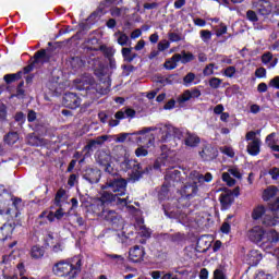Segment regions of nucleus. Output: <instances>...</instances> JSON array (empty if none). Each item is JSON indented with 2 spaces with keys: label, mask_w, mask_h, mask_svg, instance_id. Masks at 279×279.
I'll use <instances>...</instances> for the list:
<instances>
[{
  "label": "nucleus",
  "mask_w": 279,
  "mask_h": 279,
  "mask_svg": "<svg viewBox=\"0 0 279 279\" xmlns=\"http://www.w3.org/2000/svg\"><path fill=\"white\" fill-rule=\"evenodd\" d=\"M215 32H216V36L219 38L220 36H223V34L228 32V26H226L225 24H220L215 28Z\"/></svg>",
  "instance_id": "obj_45"
},
{
  "label": "nucleus",
  "mask_w": 279,
  "mask_h": 279,
  "mask_svg": "<svg viewBox=\"0 0 279 279\" xmlns=\"http://www.w3.org/2000/svg\"><path fill=\"white\" fill-rule=\"evenodd\" d=\"M1 232L3 234V236H5V239H8V236H11L12 234V225L10 223H4L2 227H1Z\"/></svg>",
  "instance_id": "obj_39"
},
{
  "label": "nucleus",
  "mask_w": 279,
  "mask_h": 279,
  "mask_svg": "<svg viewBox=\"0 0 279 279\" xmlns=\"http://www.w3.org/2000/svg\"><path fill=\"white\" fill-rule=\"evenodd\" d=\"M118 197H119V195L113 194L110 191L104 190L100 193V197L98 198V202H100L102 204V206L106 204H114V202H117Z\"/></svg>",
  "instance_id": "obj_20"
},
{
  "label": "nucleus",
  "mask_w": 279,
  "mask_h": 279,
  "mask_svg": "<svg viewBox=\"0 0 279 279\" xmlns=\"http://www.w3.org/2000/svg\"><path fill=\"white\" fill-rule=\"evenodd\" d=\"M84 180L89 182V184H97L101 180V170L97 168H87L83 174Z\"/></svg>",
  "instance_id": "obj_11"
},
{
  "label": "nucleus",
  "mask_w": 279,
  "mask_h": 279,
  "mask_svg": "<svg viewBox=\"0 0 279 279\" xmlns=\"http://www.w3.org/2000/svg\"><path fill=\"white\" fill-rule=\"evenodd\" d=\"M263 236H265V230H263L262 227L257 226L248 231V239L253 243H260Z\"/></svg>",
  "instance_id": "obj_18"
},
{
  "label": "nucleus",
  "mask_w": 279,
  "mask_h": 279,
  "mask_svg": "<svg viewBox=\"0 0 279 279\" xmlns=\"http://www.w3.org/2000/svg\"><path fill=\"white\" fill-rule=\"evenodd\" d=\"M147 154H149V151L143 146H140L137 149H135V156H137V158L145 157Z\"/></svg>",
  "instance_id": "obj_48"
},
{
  "label": "nucleus",
  "mask_w": 279,
  "mask_h": 279,
  "mask_svg": "<svg viewBox=\"0 0 279 279\" xmlns=\"http://www.w3.org/2000/svg\"><path fill=\"white\" fill-rule=\"evenodd\" d=\"M222 83H223V81L219 77H211L209 80V86H210V88H214V89L219 88V86H221Z\"/></svg>",
  "instance_id": "obj_41"
},
{
  "label": "nucleus",
  "mask_w": 279,
  "mask_h": 279,
  "mask_svg": "<svg viewBox=\"0 0 279 279\" xmlns=\"http://www.w3.org/2000/svg\"><path fill=\"white\" fill-rule=\"evenodd\" d=\"M113 151H114L116 160L118 162H121V160L122 161L125 160L130 156V154L128 153V149H125V147L123 146H116Z\"/></svg>",
  "instance_id": "obj_25"
},
{
  "label": "nucleus",
  "mask_w": 279,
  "mask_h": 279,
  "mask_svg": "<svg viewBox=\"0 0 279 279\" xmlns=\"http://www.w3.org/2000/svg\"><path fill=\"white\" fill-rule=\"evenodd\" d=\"M220 150L226 156H229V158H234V149H232V147L225 146V147L220 148Z\"/></svg>",
  "instance_id": "obj_50"
},
{
  "label": "nucleus",
  "mask_w": 279,
  "mask_h": 279,
  "mask_svg": "<svg viewBox=\"0 0 279 279\" xmlns=\"http://www.w3.org/2000/svg\"><path fill=\"white\" fill-rule=\"evenodd\" d=\"M108 177L105 184L101 185V191H111L119 197H123L125 193H128V180L123 179L117 170H112V172H107Z\"/></svg>",
  "instance_id": "obj_3"
},
{
  "label": "nucleus",
  "mask_w": 279,
  "mask_h": 279,
  "mask_svg": "<svg viewBox=\"0 0 279 279\" xmlns=\"http://www.w3.org/2000/svg\"><path fill=\"white\" fill-rule=\"evenodd\" d=\"M268 86H270L271 88H277V90H279V76H275L272 80H270Z\"/></svg>",
  "instance_id": "obj_60"
},
{
  "label": "nucleus",
  "mask_w": 279,
  "mask_h": 279,
  "mask_svg": "<svg viewBox=\"0 0 279 279\" xmlns=\"http://www.w3.org/2000/svg\"><path fill=\"white\" fill-rule=\"evenodd\" d=\"M245 141L252 143V141H260V138L256 137V131H250L245 135Z\"/></svg>",
  "instance_id": "obj_51"
},
{
  "label": "nucleus",
  "mask_w": 279,
  "mask_h": 279,
  "mask_svg": "<svg viewBox=\"0 0 279 279\" xmlns=\"http://www.w3.org/2000/svg\"><path fill=\"white\" fill-rule=\"evenodd\" d=\"M95 159L97 165L105 168L106 173H112V171H114V168L112 167V155H110V150H97L95 154Z\"/></svg>",
  "instance_id": "obj_5"
},
{
  "label": "nucleus",
  "mask_w": 279,
  "mask_h": 279,
  "mask_svg": "<svg viewBox=\"0 0 279 279\" xmlns=\"http://www.w3.org/2000/svg\"><path fill=\"white\" fill-rule=\"evenodd\" d=\"M194 81H195V73L193 72L187 73L183 78L184 84H192Z\"/></svg>",
  "instance_id": "obj_55"
},
{
  "label": "nucleus",
  "mask_w": 279,
  "mask_h": 279,
  "mask_svg": "<svg viewBox=\"0 0 279 279\" xmlns=\"http://www.w3.org/2000/svg\"><path fill=\"white\" fill-rule=\"evenodd\" d=\"M15 121L20 124V125H23L25 123V113L23 112H17L15 113V117H14Z\"/></svg>",
  "instance_id": "obj_56"
},
{
  "label": "nucleus",
  "mask_w": 279,
  "mask_h": 279,
  "mask_svg": "<svg viewBox=\"0 0 279 279\" xmlns=\"http://www.w3.org/2000/svg\"><path fill=\"white\" fill-rule=\"evenodd\" d=\"M202 143V140L198 137L197 134L186 132L184 136V145L186 147L195 148Z\"/></svg>",
  "instance_id": "obj_19"
},
{
  "label": "nucleus",
  "mask_w": 279,
  "mask_h": 279,
  "mask_svg": "<svg viewBox=\"0 0 279 279\" xmlns=\"http://www.w3.org/2000/svg\"><path fill=\"white\" fill-rule=\"evenodd\" d=\"M82 104V99L77 96L75 93H65L62 99V105L65 108H70L71 110H75L76 108H80Z\"/></svg>",
  "instance_id": "obj_10"
},
{
  "label": "nucleus",
  "mask_w": 279,
  "mask_h": 279,
  "mask_svg": "<svg viewBox=\"0 0 279 279\" xmlns=\"http://www.w3.org/2000/svg\"><path fill=\"white\" fill-rule=\"evenodd\" d=\"M114 36H119L117 39L118 45H120L121 47H131L132 41L130 40V37L125 33L118 32L114 34Z\"/></svg>",
  "instance_id": "obj_27"
},
{
  "label": "nucleus",
  "mask_w": 279,
  "mask_h": 279,
  "mask_svg": "<svg viewBox=\"0 0 279 279\" xmlns=\"http://www.w3.org/2000/svg\"><path fill=\"white\" fill-rule=\"evenodd\" d=\"M180 56V62H182V64H189V62H193V60H195V56L192 54V52L182 50L181 53H179Z\"/></svg>",
  "instance_id": "obj_32"
},
{
  "label": "nucleus",
  "mask_w": 279,
  "mask_h": 279,
  "mask_svg": "<svg viewBox=\"0 0 279 279\" xmlns=\"http://www.w3.org/2000/svg\"><path fill=\"white\" fill-rule=\"evenodd\" d=\"M69 64L73 71H80L84 66V61L80 57H72L69 60Z\"/></svg>",
  "instance_id": "obj_29"
},
{
  "label": "nucleus",
  "mask_w": 279,
  "mask_h": 279,
  "mask_svg": "<svg viewBox=\"0 0 279 279\" xmlns=\"http://www.w3.org/2000/svg\"><path fill=\"white\" fill-rule=\"evenodd\" d=\"M143 49H145V40L141 39L137 41V44L134 47L135 51H143Z\"/></svg>",
  "instance_id": "obj_64"
},
{
  "label": "nucleus",
  "mask_w": 279,
  "mask_h": 279,
  "mask_svg": "<svg viewBox=\"0 0 279 279\" xmlns=\"http://www.w3.org/2000/svg\"><path fill=\"white\" fill-rule=\"evenodd\" d=\"M171 186V183H168L165 181V183L161 185V189L159 191L160 197H166L169 195V187Z\"/></svg>",
  "instance_id": "obj_42"
},
{
  "label": "nucleus",
  "mask_w": 279,
  "mask_h": 279,
  "mask_svg": "<svg viewBox=\"0 0 279 279\" xmlns=\"http://www.w3.org/2000/svg\"><path fill=\"white\" fill-rule=\"evenodd\" d=\"M278 223H279V213L267 210L263 217V226H266L267 228H271L274 226H278Z\"/></svg>",
  "instance_id": "obj_15"
},
{
  "label": "nucleus",
  "mask_w": 279,
  "mask_h": 279,
  "mask_svg": "<svg viewBox=\"0 0 279 279\" xmlns=\"http://www.w3.org/2000/svg\"><path fill=\"white\" fill-rule=\"evenodd\" d=\"M219 199L221 204V209L228 210V208H230L234 203V194L230 190L226 191L220 195Z\"/></svg>",
  "instance_id": "obj_16"
},
{
  "label": "nucleus",
  "mask_w": 279,
  "mask_h": 279,
  "mask_svg": "<svg viewBox=\"0 0 279 279\" xmlns=\"http://www.w3.org/2000/svg\"><path fill=\"white\" fill-rule=\"evenodd\" d=\"M269 175L271 177L272 180H278L279 178V168L274 167L268 171Z\"/></svg>",
  "instance_id": "obj_58"
},
{
  "label": "nucleus",
  "mask_w": 279,
  "mask_h": 279,
  "mask_svg": "<svg viewBox=\"0 0 279 279\" xmlns=\"http://www.w3.org/2000/svg\"><path fill=\"white\" fill-rule=\"evenodd\" d=\"M181 175L182 172H180V170L169 168L165 174V182H167L168 184H171L173 182H180Z\"/></svg>",
  "instance_id": "obj_21"
},
{
  "label": "nucleus",
  "mask_w": 279,
  "mask_h": 279,
  "mask_svg": "<svg viewBox=\"0 0 279 279\" xmlns=\"http://www.w3.org/2000/svg\"><path fill=\"white\" fill-rule=\"evenodd\" d=\"M201 96L202 92L197 88L186 89L181 96H179L178 104H186V101H191V99H197Z\"/></svg>",
  "instance_id": "obj_13"
},
{
  "label": "nucleus",
  "mask_w": 279,
  "mask_h": 279,
  "mask_svg": "<svg viewBox=\"0 0 279 279\" xmlns=\"http://www.w3.org/2000/svg\"><path fill=\"white\" fill-rule=\"evenodd\" d=\"M214 279H226V274L221 269H216L214 271Z\"/></svg>",
  "instance_id": "obj_62"
},
{
  "label": "nucleus",
  "mask_w": 279,
  "mask_h": 279,
  "mask_svg": "<svg viewBox=\"0 0 279 279\" xmlns=\"http://www.w3.org/2000/svg\"><path fill=\"white\" fill-rule=\"evenodd\" d=\"M246 19L247 21H251V23H258V14H256V11L248 10L246 12Z\"/></svg>",
  "instance_id": "obj_40"
},
{
  "label": "nucleus",
  "mask_w": 279,
  "mask_h": 279,
  "mask_svg": "<svg viewBox=\"0 0 279 279\" xmlns=\"http://www.w3.org/2000/svg\"><path fill=\"white\" fill-rule=\"evenodd\" d=\"M246 260L247 264L251 265V267H256V265H258V263H260V260H263V256L259 254L258 251H251L247 255H246Z\"/></svg>",
  "instance_id": "obj_24"
},
{
  "label": "nucleus",
  "mask_w": 279,
  "mask_h": 279,
  "mask_svg": "<svg viewBox=\"0 0 279 279\" xmlns=\"http://www.w3.org/2000/svg\"><path fill=\"white\" fill-rule=\"evenodd\" d=\"M63 197H66V190L61 187L57 191L54 199H53V204H54V206H57V208H60V206H62Z\"/></svg>",
  "instance_id": "obj_30"
},
{
  "label": "nucleus",
  "mask_w": 279,
  "mask_h": 279,
  "mask_svg": "<svg viewBox=\"0 0 279 279\" xmlns=\"http://www.w3.org/2000/svg\"><path fill=\"white\" fill-rule=\"evenodd\" d=\"M93 149H97V146L93 140H89L87 145L83 147V151H86V156H88Z\"/></svg>",
  "instance_id": "obj_44"
},
{
  "label": "nucleus",
  "mask_w": 279,
  "mask_h": 279,
  "mask_svg": "<svg viewBox=\"0 0 279 279\" xmlns=\"http://www.w3.org/2000/svg\"><path fill=\"white\" fill-rule=\"evenodd\" d=\"M147 132H151V129H144L142 131L131 134V136H132L133 141H135V143H137V145H143L147 141H148V143L151 141V137H149V135L146 134Z\"/></svg>",
  "instance_id": "obj_17"
},
{
  "label": "nucleus",
  "mask_w": 279,
  "mask_h": 279,
  "mask_svg": "<svg viewBox=\"0 0 279 279\" xmlns=\"http://www.w3.org/2000/svg\"><path fill=\"white\" fill-rule=\"evenodd\" d=\"M199 156L202 160L210 162V160H215V158H217V149L213 147V145L207 144L203 146L202 150L199 151Z\"/></svg>",
  "instance_id": "obj_12"
},
{
  "label": "nucleus",
  "mask_w": 279,
  "mask_h": 279,
  "mask_svg": "<svg viewBox=\"0 0 279 279\" xmlns=\"http://www.w3.org/2000/svg\"><path fill=\"white\" fill-rule=\"evenodd\" d=\"M170 44L167 39H163L161 41L158 43V51H167V49H169Z\"/></svg>",
  "instance_id": "obj_47"
},
{
  "label": "nucleus",
  "mask_w": 279,
  "mask_h": 279,
  "mask_svg": "<svg viewBox=\"0 0 279 279\" xmlns=\"http://www.w3.org/2000/svg\"><path fill=\"white\" fill-rule=\"evenodd\" d=\"M213 173L207 172L205 175L199 173L197 170H193L187 175V182L180 190V195L182 197H186V199H191V197H195L197 193H199V187L197 184H204V182H211Z\"/></svg>",
  "instance_id": "obj_1"
},
{
  "label": "nucleus",
  "mask_w": 279,
  "mask_h": 279,
  "mask_svg": "<svg viewBox=\"0 0 279 279\" xmlns=\"http://www.w3.org/2000/svg\"><path fill=\"white\" fill-rule=\"evenodd\" d=\"M215 63H209L203 70V75H213L215 73Z\"/></svg>",
  "instance_id": "obj_49"
},
{
  "label": "nucleus",
  "mask_w": 279,
  "mask_h": 279,
  "mask_svg": "<svg viewBox=\"0 0 279 279\" xmlns=\"http://www.w3.org/2000/svg\"><path fill=\"white\" fill-rule=\"evenodd\" d=\"M263 215H267V211H265V207L259 206L254 209V211L252 214V218L255 220H258V219H260V217H263Z\"/></svg>",
  "instance_id": "obj_38"
},
{
  "label": "nucleus",
  "mask_w": 279,
  "mask_h": 279,
  "mask_svg": "<svg viewBox=\"0 0 279 279\" xmlns=\"http://www.w3.org/2000/svg\"><path fill=\"white\" fill-rule=\"evenodd\" d=\"M134 48L132 47H123L121 50L122 53V58L124 60V62H134V60H136V58H138V53L133 51Z\"/></svg>",
  "instance_id": "obj_22"
},
{
  "label": "nucleus",
  "mask_w": 279,
  "mask_h": 279,
  "mask_svg": "<svg viewBox=\"0 0 279 279\" xmlns=\"http://www.w3.org/2000/svg\"><path fill=\"white\" fill-rule=\"evenodd\" d=\"M134 117H136V110L124 107L114 113V119L109 120V128H117L122 119H134Z\"/></svg>",
  "instance_id": "obj_6"
},
{
  "label": "nucleus",
  "mask_w": 279,
  "mask_h": 279,
  "mask_svg": "<svg viewBox=\"0 0 279 279\" xmlns=\"http://www.w3.org/2000/svg\"><path fill=\"white\" fill-rule=\"evenodd\" d=\"M100 219L107 221V223H110L111 226H119V223L122 221V218L117 210L108 208L102 209Z\"/></svg>",
  "instance_id": "obj_9"
},
{
  "label": "nucleus",
  "mask_w": 279,
  "mask_h": 279,
  "mask_svg": "<svg viewBox=\"0 0 279 279\" xmlns=\"http://www.w3.org/2000/svg\"><path fill=\"white\" fill-rule=\"evenodd\" d=\"M260 140L248 142L246 146L247 154L250 156H258L260 154Z\"/></svg>",
  "instance_id": "obj_23"
},
{
  "label": "nucleus",
  "mask_w": 279,
  "mask_h": 279,
  "mask_svg": "<svg viewBox=\"0 0 279 279\" xmlns=\"http://www.w3.org/2000/svg\"><path fill=\"white\" fill-rule=\"evenodd\" d=\"M172 243H180V241H184V234L182 233H174L171 235Z\"/></svg>",
  "instance_id": "obj_59"
},
{
  "label": "nucleus",
  "mask_w": 279,
  "mask_h": 279,
  "mask_svg": "<svg viewBox=\"0 0 279 279\" xmlns=\"http://www.w3.org/2000/svg\"><path fill=\"white\" fill-rule=\"evenodd\" d=\"M52 271L54 276H58L59 278H77V276L82 274V257L60 260L53 265Z\"/></svg>",
  "instance_id": "obj_2"
},
{
  "label": "nucleus",
  "mask_w": 279,
  "mask_h": 279,
  "mask_svg": "<svg viewBox=\"0 0 279 279\" xmlns=\"http://www.w3.org/2000/svg\"><path fill=\"white\" fill-rule=\"evenodd\" d=\"M4 142H7L8 145H14V143L19 142V133H16V132H9L4 136Z\"/></svg>",
  "instance_id": "obj_35"
},
{
  "label": "nucleus",
  "mask_w": 279,
  "mask_h": 279,
  "mask_svg": "<svg viewBox=\"0 0 279 279\" xmlns=\"http://www.w3.org/2000/svg\"><path fill=\"white\" fill-rule=\"evenodd\" d=\"M64 217V209L62 208V205L58 207V209L54 211V218L58 220L62 219Z\"/></svg>",
  "instance_id": "obj_63"
},
{
  "label": "nucleus",
  "mask_w": 279,
  "mask_h": 279,
  "mask_svg": "<svg viewBox=\"0 0 279 279\" xmlns=\"http://www.w3.org/2000/svg\"><path fill=\"white\" fill-rule=\"evenodd\" d=\"M92 141L96 144V146H101L104 143H106V141H108V135L98 136Z\"/></svg>",
  "instance_id": "obj_52"
},
{
  "label": "nucleus",
  "mask_w": 279,
  "mask_h": 279,
  "mask_svg": "<svg viewBox=\"0 0 279 279\" xmlns=\"http://www.w3.org/2000/svg\"><path fill=\"white\" fill-rule=\"evenodd\" d=\"M51 60V53L47 52V50L41 49L37 51L34 56V61L32 64H28L23 69L24 74L32 73L34 71V65L38 64V62H41V64H45V62H49Z\"/></svg>",
  "instance_id": "obj_8"
},
{
  "label": "nucleus",
  "mask_w": 279,
  "mask_h": 279,
  "mask_svg": "<svg viewBox=\"0 0 279 279\" xmlns=\"http://www.w3.org/2000/svg\"><path fill=\"white\" fill-rule=\"evenodd\" d=\"M25 86V82H20L16 87V93L13 95V97H16L17 99H25V89L23 88Z\"/></svg>",
  "instance_id": "obj_37"
},
{
  "label": "nucleus",
  "mask_w": 279,
  "mask_h": 279,
  "mask_svg": "<svg viewBox=\"0 0 279 279\" xmlns=\"http://www.w3.org/2000/svg\"><path fill=\"white\" fill-rule=\"evenodd\" d=\"M122 69H123L122 75L124 77H128L130 75V73H132L134 71V65H125V64H123Z\"/></svg>",
  "instance_id": "obj_53"
},
{
  "label": "nucleus",
  "mask_w": 279,
  "mask_h": 279,
  "mask_svg": "<svg viewBox=\"0 0 279 279\" xmlns=\"http://www.w3.org/2000/svg\"><path fill=\"white\" fill-rule=\"evenodd\" d=\"M256 77H267V70L265 68H258L255 71Z\"/></svg>",
  "instance_id": "obj_61"
},
{
  "label": "nucleus",
  "mask_w": 279,
  "mask_h": 279,
  "mask_svg": "<svg viewBox=\"0 0 279 279\" xmlns=\"http://www.w3.org/2000/svg\"><path fill=\"white\" fill-rule=\"evenodd\" d=\"M99 51H101L104 53L105 58H108V59L113 58L114 53H116L114 48L108 47L106 45H101L99 47Z\"/></svg>",
  "instance_id": "obj_34"
},
{
  "label": "nucleus",
  "mask_w": 279,
  "mask_h": 279,
  "mask_svg": "<svg viewBox=\"0 0 279 279\" xmlns=\"http://www.w3.org/2000/svg\"><path fill=\"white\" fill-rule=\"evenodd\" d=\"M276 195H278V187L272 185L264 191L263 199L264 202H269V199H272Z\"/></svg>",
  "instance_id": "obj_28"
},
{
  "label": "nucleus",
  "mask_w": 279,
  "mask_h": 279,
  "mask_svg": "<svg viewBox=\"0 0 279 279\" xmlns=\"http://www.w3.org/2000/svg\"><path fill=\"white\" fill-rule=\"evenodd\" d=\"M31 256L32 258H43L45 256V247L35 245L31 250Z\"/></svg>",
  "instance_id": "obj_33"
},
{
  "label": "nucleus",
  "mask_w": 279,
  "mask_h": 279,
  "mask_svg": "<svg viewBox=\"0 0 279 279\" xmlns=\"http://www.w3.org/2000/svg\"><path fill=\"white\" fill-rule=\"evenodd\" d=\"M129 258L132 263H141L145 258V248L143 246L135 245L129 251Z\"/></svg>",
  "instance_id": "obj_14"
},
{
  "label": "nucleus",
  "mask_w": 279,
  "mask_h": 279,
  "mask_svg": "<svg viewBox=\"0 0 279 279\" xmlns=\"http://www.w3.org/2000/svg\"><path fill=\"white\" fill-rule=\"evenodd\" d=\"M168 38L171 43H180L182 37L178 33H169Z\"/></svg>",
  "instance_id": "obj_57"
},
{
  "label": "nucleus",
  "mask_w": 279,
  "mask_h": 279,
  "mask_svg": "<svg viewBox=\"0 0 279 279\" xmlns=\"http://www.w3.org/2000/svg\"><path fill=\"white\" fill-rule=\"evenodd\" d=\"M180 53H174L172 58L163 63L165 69H167L168 71H173V69L178 66V62H180Z\"/></svg>",
  "instance_id": "obj_26"
},
{
  "label": "nucleus",
  "mask_w": 279,
  "mask_h": 279,
  "mask_svg": "<svg viewBox=\"0 0 279 279\" xmlns=\"http://www.w3.org/2000/svg\"><path fill=\"white\" fill-rule=\"evenodd\" d=\"M274 60V54L271 52H265L262 56V62L263 64H269V62H271Z\"/></svg>",
  "instance_id": "obj_46"
},
{
  "label": "nucleus",
  "mask_w": 279,
  "mask_h": 279,
  "mask_svg": "<svg viewBox=\"0 0 279 279\" xmlns=\"http://www.w3.org/2000/svg\"><path fill=\"white\" fill-rule=\"evenodd\" d=\"M21 77H23V72H17L14 74H7L3 76V80L5 82V84H14V82H19V80H21Z\"/></svg>",
  "instance_id": "obj_31"
},
{
  "label": "nucleus",
  "mask_w": 279,
  "mask_h": 279,
  "mask_svg": "<svg viewBox=\"0 0 279 279\" xmlns=\"http://www.w3.org/2000/svg\"><path fill=\"white\" fill-rule=\"evenodd\" d=\"M107 258H109V260L116 263V265H123V263H125V257L123 255L108 254Z\"/></svg>",
  "instance_id": "obj_36"
},
{
  "label": "nucleus",
  "mask_w": 279,
  "mask_h": 279,
  "mask_svg": "<svg viewBox=\"0 0 279 279\" xmlns=\"http://www.w3.org/2000/svg\"><path fill=\"white\" fill-rule=\"evenodd\" d=\"M120 167L123 169V171H131L130 178L133 180V182H138V180L145 175V173H149V171H151V168L149 167H146L143 170L141 163L135 159H130V157L121 161Z\"/></svg>",
  "instance_id": "obj_4"
},
{
  "label": "nucleus",
  "mask_w": 279,
  "mask_h": 279,
  "mask_svg": "<svg viewBox=\"0 0 279 279\" xmlns=\"http://www.w3.org/2000/svg\"><path fill=\"white\" fill-rule=\"evenodd\" d=\"M236 73V68L234 66H228L223 74L226 75V77H234V74Z\"/></svg>",
  "instance_id": "obj_54"
},
{
  "label": "nucleus",
  "mask_w": 279,
  "mask_h": 279,
  "mask_svg": "<svg viewBox=\"0 0 279 279\" xmlns=\"http://www.w3.org/2000/svg\"><path fill=\"white\" fill-rule=\"evenodd\" d=\"M252 5L253 10H256L260 16H269L274 12L271 0H255L252 2Z\"/></svg>",
  "instance_id": "obj_7"
},
{
  "label": "nucleus",
  "mask_w": 279,
  "mask_h": 279,
  "mask_svg": "<svg viewBox=\"0 0 279 279\" xmlns=\"http://www.w3.org/2000/svg\"><path fill=\"white\" fill-rule=\"evenodd\" d=\"M201 34V38L203 40V43H208V40H210V38H213V33L208 29H203L199 32Z\"/></svg>",
  "instance_id": "obj_43"
}]
</instances>
